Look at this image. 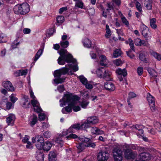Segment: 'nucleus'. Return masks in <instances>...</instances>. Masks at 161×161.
<instances>
[{
    "label": "nucleus",
    "instance_id": "nucleus-1",
    "mask_svg": "<svg viewBox=\"0 0 161 161\" xmlns=\"http://www.w3.org/2000/svg\"><path fill=\"white\" fill-rule=\"evenodd\" d=\"M60 57L57 60L58 63L59 64L63 65L65 64V62L68 63H72L74 64L73 65L72 64H69L71 65V67L73 68L75 71H77L78 68L77 64H76V60L75 59L73 58L72 55L69 53L66 49H61L59 52Z\"/></svg>",
    "mask_w": 161,
    "mask_h": 161
},
{
    "label": "nucleus",
    "instance_id": "nucleus-2",
    "mask_svg": "<svg viewBox=\"0 0 161 161\" xmlns=\"http://www.w3.org/2000/svg\"><path fill=\"white\" fill-rule=\"evenodd\" d=\"M79 100L77 96H72L69 94H65L63 98L60 99L59 102L61 103L60 106L63 107L65 105L66 103H69L68 106L63 108L62 111L63 114L71 112L72 111V107L75 104L76 101Z\"/></svg>",
    "mask_w": 161,
    "mask_h": 161
},
{
    "label": "nucleus",
    "instance_id": "nucleus-3",
    "mask_svg": "<svg viewBox=\"0 0 161 161\" xmlns=\"http://www.w3.org/2000/svg\"><path fill=\"white\" fill-rule=\"evenodd\" d=\"M14 13L17 14L25 15L30 11V6L27 3L15 5L13 8Z\"/></svg>",
    "mask_w": 161,
    "mask_h": 161
},
{
    "label": "nucleus",
    "instance_id": "nucleus-4",
    "mask_svg": "<svg viewBox=\"0 0 161 161\" xmlns=\"http://www.w3.org/2000/svg\"><path fill=\"white\" fill-rule=\"evenodd\" d=\"M32 142L35 143L36 147L39 150L42 149L43 144H44V141L43 137L40 136H36L35 137L32 138Z\"/></svg>",
    "mask_w": 161,
    "mask_h": 161
},
{
    "label": "nucleus",
    "instance_id": "nucleus-5",
    "mask_svg": "<svg viewBox=\"0 0 161 161\" xmlns=\"http://www.w3.org/2000/svg\"><path fill=\"white\" fill-rule=\"evenodd\" d=\"M113 153L115 161H121L122 160V151L120 148H115L113 151Z\"/></svg>",
    "mask_w": 161,
    "mask_h": 161
},
{
    "label": "nucleus",
    "instance_id": "nucleus-6",
    "mask_svg": "<svg viewBox=\"0 0 161 161\" xmlns=\"http://www.w3.org/2000/svg\"><path fill=\"white\" fill-rule=\"evenodd\" d=\"M125 157L128 159H134L137 156V153L136 151H134L129 149L125 150Z\"/></svg>",
    "mask_w": 161,
    "mask_h": 161
},
{
    "label": "nucleus",
    "instance_id": "nucleus-7",
    "mask_svg": "<svg viewBox=\"0 0 161 161\" xmlns=\"http://www.w3.org/2000/svg\"><path fill=\"white\" fill-rule=\"evenodd\" d=\"M139 30L142 35L146 38V40H147V38L148 37V34L149 33L148 28L142 23V24L140 25Z\"/></svg>",
    "mask_w": 161,
    "mask_h": 161
},
{
    "label": "nucleus",
    "instance_id": "nucleus-8",
    "mask_svg": "<svg viewBox=\"0 0 161 161\" xmlns=\"http://www.w3.org/2000/svg\"><path fill=\"white\" fill-rule=\"evenodd\" d=\"M109 154L107 151H101L97 155V159L99 161H105L108 158Z\"/></svg>",
    "mask_w": 161,
    "mask_h": 161
},
{
    "label": "nucleus",
    "instance_id": "nucleus-9",
    "mask_svg": "<svg viewBox=\"0 0 161 161\" xmlns=\"http://www.w3.org/2000/svg\"><path fill=\"white\" fill-rule=\"evenodd\" d=\"M147 100L149 103L151 109L152 111H154L156 110L154 98L150 93H148L147 97Z\"/></svg>",
    "mask_w": 161,
    "mask_h": 161
},
{
    "label": "nucleus",
    "instance_id": "nucleus-10",
    "mask_svg": "<svg viewBox=\"0 0 161 161\" xmlns=\"http://www.w3.org/2000/svg\"><path fill=\"white\" fill-rule=\"evenodd\" d=\"M116 72L118 74V77L120 81L123 80L122 76L125 77L127 75V71L125 69H122L120 68H118L116 70Z\"/></svg>",
    "mask_w": 161,
    "mask_h": 161
},
{
    "label": "nucleus",
    "instance_id": "nucleus-11",
    "mask_svg": "<svg viewBox=\"0 0 161 161\" xmlns=\"http://www.w3.org/2000/svg\"><path fill=\"white\" fill-rule=\"evenodd\" d=\"M2 85L8 91L13 92L14 90V88L12 83L9 81H5L2 83Z\"/></svg>",
    "mask_w": 161,
    "mask_h": 161
},
{
    "label": "nucleus",
    "instance_id": "nucleus-12",
    "mask_svg": "<svg viewBox=\"0 0 161 161\" xmlns=\"http://www.w3.org/2000/svg\"><path fill=\"white\" fill-rule=\"evenodd\" d=\"M140 159L141 161H146L151 158L150 154L147 153H142L139 155Z\"/></svg>",
    "mask_w": 161,
    "mask_h": 161
},
{
    "label": "nucleus",
    "instance_id": "nucleus-13",
    "mask_svg": "<svg viewBox=\"0 0 161 161\" xmlns=\"http://www.w3.org/2000/svg\"><path fill=\"white\" fill-rule=\"evenodd\" d=\"M104 87L107 90L113 91L115 89L114 84L110 81L106 82L104 85Z\"/></svg>",
    "mask_w": 161,
    "mask_h": 161
},
{
    "label": "nucleus",
    "instance_id": "nucleus-14",
    "mask_svg": "<svg viewBox=\"0 0 161 161\" xmlns=\"http://www.w3.org/2000/svg\"><path fill=\"white\" fill-rule=\"evenodd\" d=\"M15 117L14 114H10L7 118L6 121L8 125H13L14 124V122L15 120Z\"/></svg>",
    "mask_w": 161,
    "mask_h": 161
},
{
    "label": "nucleus",
    "instance_id": "nucleus-15",
    "mask_svg": "<svg viewBox=\"0 0 161 161\" xmlns=\"http://www.w3.org/2000/svg\"><path fill=\"white\" fill-rule=\"evenodd\" d=\"M56 32V29L55 26L50 28L48 29L47 31V34L46 35V37L45 39H44L43 40H45L47 39L46 37L48 38L52 36L53 33Z\"/></svg>",
    "mask_w": 161,
    "mask_h": 161
},
{
    "label": "nucleus",
    "instance_id": "nucleus-16",
    "mask_svg": "<svg viewBox=\"0 0 161 161\" xmlns=\"http://www.w3.org/2000/svg\"><path fill=\"white\" fill-rule=\"evenodd\" d=\"M86 121L91 125H94L98 122V119L96 117H90L87 118Z\"/></svg>",
    "mask_w": 161,
    "mask_h": 161
},
{
    "label": "nucleus",
    "instance_id": "nucleus-17",
    "mask_svg": "<svg viewBox=\"0 0 161 161\" xmlns=\"http://www.w3.org/2000/svg\"><path fill=\"white\" fill-rule=\"evenodd\" d=\"M36 159L38 161H42L44 160V154L41 153L40 151H38L36 152Z\"/></svg>",
    "mask_w": 161,
    "mask_h": 161
},
{
    "label": "nucleus",
    "instance_id": "nucleus-18",
    "mask_svg": "<svg viewBox=\"0 0 161 161\" xmlns=\"http://www.w3.org/2000/svg\"><path fill=\"white\" fill-rule=\"evenodd\" d=\"M152 0H145L144 5L147 10H150L152 9Z\"/></svg>",
    "mask_w": 161,
    "mask_h": 161
},
{
    "label": "nucleus",
    "instance_id": "nucleus-19",
    "mask_svg": "<svg viewBox=\"0 0 161 161\" xmlns=\"http://www.w3.org/2000/svg\"><path fill=\"white\" fill-rule=\"evenodd\" d=\"M51 146V144L50 142H44V144L43 145L42 149L44 151H48L50 150Z\"/></svg>",
    "mask_w": 161,
    "mask_h": 161
},
{
    "label": "nucleus",
    "instance_id": "nucleus-20",
    "mask_svg": "<svg viewBox=\"0 0 161 161\" xmlns=\"http://www.w3.org/2000/svg\"><path fill=\"white\" fill-rule=\"evenodd\" d=\"M76 147L78 149V153H80L86 147L84 143H81L77 144Z\"/></svg>",
    "mask_w": 161,
    "mask_h": 161
},
{
    "label": "nucleus",
    "instance_id": "nucleus-21",
    "mask_svg": "<svg viewBox=\"0 0 161 161\" xmlns=\"http://www.w3.org/2000/svg\"><path fill=\"white\" fill-rule=\"evenodd\" d=\"M56 155L55 153L53 152H50L48 154V160L49 161H56Z\"/></svg>",
    "mask_w": 161,
    "mask_h": 161
},
{
    "label": "nucleus",
    "instance_id": "nucleus-22",
    "mask_svg": "<svg viewBox=\"0 0 161 161\" xmlns=\"http://www.w3.org/2000/svg\"><path fill=\"white\" fill-rule=\"evenodd\" d=\"M100 64L103 66H105L106 64L107 58L106 56L102 55L100 56Z\"/></svg>",
    "mask_w": 161,
    "mask_h": 161
},
{
    "label": "nucleus",
    "instance_id": "nucleus-23",
    "mask_svg": "<svg viewBox=\"0 0 161 161\" xmlns=\"http://www.w3.org/2000/svg\"><path fill=\"white\" fill-rule=\"evenodd\" d=\"M134 43L137 46H147L148 45L147 41H135Z\"/></svg>",
    "mask_w": 161,
    "mask_h": 161
},
{
    "label": "nucleus",
    "instance_id": "nucleus-24",
    "mask_svg": "<svg viewBox=\"0 0 161 161\" xmlns=\"http://www.w3.org/2000/svg\"><path fill=\"white\" fill-rule=\"evenodd\" d=\"M68 66L69 67V68L64 67L60 69L62 75H65L67 74L72 67L71 65L69 64H68Z\"/></svg>",
    "mask_w": 161,
    "mask_h": 161
},
{
    "label": "nucleus",
    "instance_id": "nucleus-25",
    "mask_svg": "<svg viewBox=\"0 0 161 161\" xmlns=\"http://www.w3.org/2000/svg\"><path fill=\"white\" fill-rule=\"evenodd\" d=\"M105 72V69L103 67H102L97 69V74L98 76L102 77L103 73H104Z\"/></svg>",
    "mask_w": 161,
    "mask_h": 161
},
{
    "label": "nucleus",
    "instance_id": "nucleus-26",
    "mask_svg": "<svg viewBox=\"0 0 161 161\" xmlns=\"http://www.w3.org/2000/svg\"><path fill=\"white\" fill-rule=\"evenodd\" d=\"M156 19L155 18H152L150 19V25L152 28L153 29H156L157 26L156 24Z\"/></svg>",
    "mask_w": 161,
    "mask_h": 161
},
{
    "label": "nucleus",
    "instance_id": "nucleus-27",
    "mask_svg": "<svg viewBox=\"0 0 161 161\" xmlns=\"http://www.w3.org/2000/svg\"><path fill=\"white\" fill-rule=\"evenodd\" d=\"M147 70L149 72V74L152 76V77L157 76L156 72L153 69L150 68H148L147 69Z\"/></svg>",
    "mask_w": 161,
    "mask_h": 161
},
{
    "label": "nucleus",
    "instance_id": "nucleus-28",
    "mask_svg": "<svg viewBox=\"0 0 161 161\" xmlns=\"http://www.w3.org/2000/svg\"><path fill=\"white\" fill-rule=\"evenodd\" d=\"M122 52L120 49H116L113 53V56L115 58L121 55Z\"/></svg>",
    "mask_w": 161,
    "mask_h": 161
},
{
    "label": "nucleus",
    "instance_id": "nucleus-29",
    "mask_svg": "<svg viewBox=\"0 0 161 161\" xmlns=\"http://www.w3.org/2000/svg\"><path fill=\"white\" fill-rule=\"evenodd\" d=\"M64 20V18L63 16H60L57 17L56 18L57 22L59 24L62 23Z\"/></svg>",
    "mask_w": 161,
    "mask_h": 161
},
{
    "label": "nucleus",
    "instance_id": "nucleus-30",
    "mask_svg": "<svg viewBox=\"0 0 161 161\" xmlns=\"http://www.w3.org/2000/svg\"><path fill=\"white\" fill-rule=\"evenodd\" d=\"M110 75V73L108 70H106V72L103 73L102 77L104 79L108 80L109 78V77Z\"/></svg>",
    "mask_w": 161,
    "mask_h": 161
},
{
    "label": "nucleus",
    "instance_id": "nucleus-31",
    "mask_svg": "<svg viewBox=\"0 0 161 161\" xmlns=\"http://www.w3.org/2000/svg\"><path fill=\"white\" fill-rule=\"evenodd\" d=\"M78 139L81 142H83V143H86V145H87V143L88 142L90 139L85 137H78Z\"/></svg>",
    "mask_w": 161,
    "mask_h": 161
},
{
    "label": "nucleus",
    "instance_id": "nucleus-32",
    "mask_svg": "<svg viewBox=\"0 0 161 161\" xmlns=\"http://www.w3.org/2000/svg\"><path fill=\"white\" fill-rule=\"evenodd\" d=\"M152 55L157 60H161V55L154 52H151Z\"/></svg>",
    "mask_w": 161,
    "mask_h": 161
},
{
    "label": "nucleus",
    "instance_id": "nucleus-33",
    "mask_svg": "<svg viewBox=\"0 0 161 161\" xmlns=\"http://www.w3.org/2000/svg\"><path fill=\"white\" fill-rule=\"evenodd\" d=\"M83 3L82 1H79V0L76 2L75 3V7L83 8Z\"/></svg>",
    "mask_w": 161,
    "mask_h": 161
},
{
    "label": "nucleus",
    "instance_id": "nucleus-34",
    "mask_svg": "<svg viewBox=\"0 0 161 161\" xmlns=\"http://www.w3.org/2000/svg\"><path fill=\"white\" fill-rule=\"evenodd\" d=\"M90 125L91 124L86 121L81 125V129H86L90 127Z\"/></svg>",
    "mask_w": 161,
    "mask_h": 161
},
{
    "label": "nucleus",
    "instance_id": "nucleus-35",
    "mask_svg": "<svg viewBox=\"0 0 161 161\" xmlns=\"http://www.w3.org/2000/svg\"><path fill=\"white\" fill-rule=\"evenodd\" d=\"M62 75L60 69L56 70L54 73V76L55 77H60Z\"/></svg>",
    "mask_w": 161,
    "mask_h": 161
},
{
    "label": "nucleus",
    "instance_id": "nucleus-36",
    "mask_svg": "<svg viewBox=\"0 0 161 161\" xmlns=\"http://www.w3.org/2000/svg\"><path fill=\"white\" fill-rule=\"evenodd\" d=\"M37 121V117L35 115H33L32 120L31 121L30 125L31 126H33Z\"/></svg>",
    "mask_w": 161,
    "mask_h": 161
},
{
    "label": "nucleus",
    "instance_id": "nucleus-37",
    "mask_svg": "<svg viewBox=\"0 0 161 161\" xmlns=\"http://www.w3.org/2000/svg\"><path fill=\"white\" fill-rule=\"evenodd\" d=\"M83 43L85 47L90 48L91 47L92 42L91 41H84Z\"/></svg>",
    "mask_w": 161,
    "mask_h": 161
},
{
    "label": "nucleus",
    "instance_id": "nucleus-38",
    "mask_svg": "<svg viewBox=\"0 0 161 161\" xmlns=\"http://www.w3.org/2000/svg\"><path fill=\"white\" fill-rule=\"evenodd\" d=\"M79 79L80 81L83 85H84L87 81V79L83 75L80 76L79 77Z\"/></svg>",
    "mask_w": 161,
    "mask_h": 161
},
{
    "label": "nucleus",
    "instance_id": "nucleus-39",
    "mask_svg": "<svg viewBox=\"0 0 161 161\" xmlns=\"http://www.w3.org/2000/svg\"><path fill=\"white\" fill-rule=\"evenodd\" d=\"M86 147H92L94 148L96 146L95 143L92 142L90 140L86 145Z\"/></svg>",
    "mask_w": 161,
    "mask_h": 161
},
{
    "label": "nucleus",
    "instance_id": "nucleus-40",
    "mask_svg": "<svg viewBox=\"0 0 161 161\" xmlns=\"http://www.w3.org/2000/svg\"><path fill=\"white\" fill-rule=\"evenodd\" d=\"M69 45V43L68 41L62 42H60V45L61 47L65 48L67 47Z\"/></svg>",
    "mask_w": 161,
    "mask_h": 161
},
{
    "label": "nucleus",
    "instance_id": "nucleus-41",
    "mask_svg": "<svg viewBox=\"0 0 161 161\" xmlns=\"http://www.w3.org/2000/svg\"><path fill=\"white\" fill-rule=\"evenodd\" d=\"M71 128L79 130L81 129V125L80 124H74L71 126L70 129H71Z\"/></svg>",
    "mask_w": 161,
    "mask_h": 161
},
{
    "label": "nucleus",
    "instance_id": "nucleus-42",
    "mask_svg": "<svg viewBox=\"0 0 161 161\" xmlns=\"http://www.w3.org/2000/svg\"><path fill=\"white\" fill-rule=\"evenodd\" d=\"M78 137L77 135L75 134H70L69 136H67L66 138L67 139L70 140L71 139H75Z\"/></svg>",
    "mask_w": 161,
    "mask_h": 161
},
{
    "label": "nucleus",
    "instance_id": "nucleus-43",
    "mask_svg": "<svg viewBox=\"0 0 161 161\" xmlns=\"http://www.w3.org/2000/svg\"><path fill=\"white\" fill-rule=\"evenodd\" d=\"M64 80H65L64 79H63V78H59V79L56 78V79H55L54 81V82L55 83L58 84L59 83H61L63 82H64Z\"/></svg>",
    "mask_w": 161,
    "mask_h": 161
},
{
    "label": "nucleus",
    "instance_id": "nucleus-44",
    "mask_svg": "<svg viewBox=\"0 0 161 161\" xmlns=\"http://www.w3.org/2000/svg\"><path fill=\"white\" fill-rule=\"evenodd\" d=\"M121 20L122 22L126 25L127 26H128L129 25V22L127 20V19L124 16H123L121 17Z\"/></svg>",
    "mask_w": 161,
    "mask_h": 161
},
{
    "label": "nucleus",
    "instance_id": "nucleus-45",
    "mask_svg": "<svg viewBox=\"0 0 161 161\" xmlns=\"http://www.w3.org/2000/svg\"><path fill=\"white\" fill-rule=\"evenodd\" d=\"M34 110L35 112L37 113H40L42 111V109L40 108L39 105L35 106L34 107Z\"/></svg>",
    "mask_w": 161,
    "mask_h": 161
},
{
    "label": "nucleus",
    "instance_id": "nucleus-46",
    "mask_svg": "<svg viewBox=\"0 0 161 161\" xmlns=\"http://www.w3.org/2000/svg\"><path fill=\"white\" fill-rule=\"evenodd\" d=\"M155 128L159 131L161 132V125L158 122L156 123L155 125Z\"/></svg>",
    "mask_w": 161,
    "mask_h": 161
},
{
    "label": "nucleus",
    "instance_id": "nucleus-47",
    "mask_svg": "<svg viewBox=\"0 0 161 161\" xmlns=\"http://www.w3.org/2000/svg\"><path fill=\"white\" fill-rule=\"evenodd\" d=\"M57 90L60 93L63 92L64 90V85H59L58 86Z\"/></svg>",
    "mask_w": 161,
    "mask_h": 161
},
{
    "label": "nucleus",
    "instance_id": "nucleus-48",
    "mask_svg": "<svg viewBox=\"0 0 161 161\" xmlns=\"http://www.w3.org/2000/svg\"><path fill=\"white\" fill-rule=\"evenodd\" d=\"M136 7L139 12H141L142 11L141 6L138 1H137L136 3Z\"/></svg>",
    "mask_w": 161,
    "mask_h": 161
},
{
    "label": "nucleus",
    "instance_id": "nucleus-49",
    "mask_svg": "<svg viewBox=\"0 0 161 161\" xmlns=\"http://www.w3.org/2000/svg\"><path fill=\"white\" fill-rule=\"evenodd\" d=\"M114 64L116 65L117 66H119L122 64V62L121 60L119 59H117L114 61Z\"/></svg>",
    "mask_w": 161,
    "mask_h": 161
},
{
    "label": "nucleus",
    "instance_id": "nucleus-50",
    "mask_svg": "<svg viewBox=\"0 0 161 161\" xmlns=\"http://www.w3.org/2000/svg\"><path fill=\"white\" fill-rule=\"evenodd\" d=\"M126 53L127 55L131 58H133L135 57V55L131 53V49L128 51H126Z\"/></svg>",
    "mask_w": 161,
    "mask_h": 161
},
{
    "label": "nucleus",
    "instance_id": "nucleus-51",
    "mask_svg": "<svg viewBox=\"0 0 161 161\" xmlns=\"http://www.w3.org/2000/svg\"><path fill=\"white\" fill-rule=\"evenodd\" d=\"M31 103L33 107L36 106L37 105H39V104L38 101L35 99H33L31 101Z\"/></svg>",
    "mask_w": 161,
    "mask_h": 161
},
{
    "label": "nucleus",
    "instance_id": "nucleus-52",
    "mask_svg": "<svg viewBox=\"0 0 161 161\" xmlns=\"http://www.w3.org/2000/svg\"><path fill=\"white\" fill-rule=\"evenodd\" d=\"M137 72L139 75H141L143 72V69L142 67H139L137 69Z\"/></svg>",
    "mask_w": 161,
    "mask_h": 161
},
{
    "label": "nucleus",
    "instance_id": "nucleus-53",
    "mask_svg": "<svg viewBox=\"0 0 161 161\" xmlns=\"http://www.w3.org/2000/svg\"><path fill=\"white\" fill-rule=\"evenodd\" d=\"M136 97V94L134 93L130 92L129 93V96L128 98L129 99H131L132 98L135 97Z\"/></svg>",
    "mask_w": 161,
    "mask_h": 161
},
{
    "label": "nucleus",
    "instance_id": "nucleus-54",
    "mask_svg": "<svg viewBox=\"0 0 161 161\" xmlns=\"http://www.w3.org/2000/svg\"><path fill=\"white\" fill-rule=\"evenodd\" d=\"M84 85H85L86 88L88 89H91L93 88L92 85L88 83V81H87Z\"/></svg>",
    "mask_w": 161,
    "mask_h": 161
},
{
    "label": "nucleus",
    "instance_id": "nucleus-55",
    "mask_svg": "<svg viewBox=\"0 0 161 161\" xmlns=\"http://www.w3.org/2000/svg\"><path fill=\"white\" fill-rule=\"evenodd\" d=\"M107 6L109 8L110 10H112L114 9V4L113 3L111 2H109L107 3Z\"/></svg>",
    "mask_w": 161,
    "mask_h": 161
},
{
    "label": "nucleus",
    "instance_id": "nucleus-56",
    "mask_svg": "<svg viewBox=\"0 0 161 161\" xmlns=\"http://www.w3.org/2000/svg\"><path fill=\"white\" fill-rule=\"evenodd\" d=\"M88 104V102L86 101H84L82 102L81 103L80 105L82 108H86V106H87Z\"/></svg>",
    "mask_w": 161,
    "mask_h": 161
},
{
    "label": "nucleus",
    "instance_id": "nucleus-57",
    "mask_svg": "<svg viewBox=\"0 0 161 161\" xmlns=\"http://www.w3.org/2000/svg\"><path fill=\"white\" fill-rule=\"evenodd\" d=\"M19 74L18 75H26L27 73V70H23L21 71L20 70L19 71Z\"/></svg>",
    "mask_w": 161,
    "mask_h": 161
},
{
    "label": "nucleus",
    "instance_id": "nucleus-58",
    "mask_svg": "<svg viewBox=\"0 0 161 161\" xmlns=\"http://www.w3.org/2000/svg\"><path fill=\"white\" fill-rule=\"evenodd\" d=\"M18 99V98L14 96V94H12L10 97V100L13 103H14Z\"/></svg>",
    "mask_w": 161,
    "mask_h": 161
},
{
    "label": "nucleus",
    "instance_id": "nucleus-59",
    "mask_svg": "<svg viewBox=\"0 0 161 161\" xmlns=\"http://www.w3.org/2000/svg\"><path fill=\"white\" fill-rule=\"evenodd\" d=\"M30 105L31 103H30L25 102V101H24V102L23 103L22 106L24 108H29Z\"/></svg>",
    "mask_w": 161,
    "mask_h": 161
},
{
    "label": "nucleus",
    "instance_id": "nucleus-60",
    "mask_svg": "<svg viewBox=\"0 0 161 161\" xmlns=\"http://www.w3.org/2000/svg\"><path fill=\"white\" fill-rule=\"evenodd\" d=\"M140 59L141 61H146V58L144 54L142 53H141L139 55Z\"/></svg>",
    "mask_w": 161,
    "mask_h": 161
},
{
    "label": "nucleus",
    "instance_id": "nucleus-61",
    "mask_svg": "<svg viewBox=\"0 0 161 161\" xmlns=\"http://www.w3.org/2000/svg\"><path fill=\"white\" fill-rule=\"evenodd\" d=\"M67 10V7H64L61 8L59 10V13L60 14H62L63 13L64 11H66Z\"/></svg>",
    "mask_w": 161,
    "mask_h": 161
},
{
    "label": "nucleus",
    "instance_id": "nucleus-62",
    "mask_svg": "<svg viewBox=\"0 0 161 161\" xmlns=\"http://www.w3.org/2000/svg\"><path fill=\"white\" fill-rule=\"evenodd\" d=\"M45 115L43 113H40L39 114V118L40 120H43L45 119Z\"/></svg>",
    "mask_w": 161,
    "mask_h": 161
},
{
    "label": "nucleus",
    "instance_id": "nucleus-63",
    "mask_svg": "<svg viewBox=\"0 0 161 161\" xmlns=\"http://www.w3.org/2000/svg\"><path fill=\"white\" fill-rule=\"evenodd\" d=\"M88 12L90 15H93L95 14V9L94 8H90L88 10Z\"/></svg>",
    "mask_w": 161,
    "mask_h": 161
},
{
    "label": "nucleus",
    "instance_id": "nucleus-64",
    "mask_svg": "<svg viewBox=\"0 0 161 161\" xmlns=\"http://www.w3.org/2000/svg\"><path fill=\"white\" fill-rule=\"evenodd\" d=\"M43 135L44 137L46 138H48L50 137V134L49 132L48 131L45 132L44 133Z\"/></svg>",
    "mask_w": 161,
    "mask_h": 161
}]
</instances>
